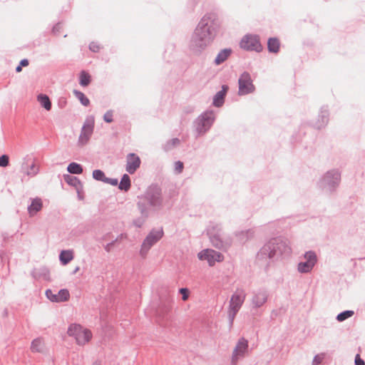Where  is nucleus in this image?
Wrapping results in <instances>:
<instances>
[{
  "label": "nucleus",
  "instance_id": "obj_20",
  "mask_svg": "<svg viewBox=\"0 0 365 365\" xmlns=\"http://www.w3.org/2000/svg\"><path fill=\"white\" fill-rule=\"evenodd\" d=\"M261 254L264 255H267L269 258L272 257L275 254L274 244L268 243L265 245L261 250Z\"/></svg>",
  "mask_w": 365,
  "mask_h": 365
},
{
  "label": "nucleus",
  "instance_id": "obj_25",
  "mask_svg": "<svg viewBox=\"0 0 365 365\" xmlns=\"http://www.w3.org/2000/svg\"><path fill=\"white\" fill-rule=\"evenodd\" d=\"M354 314V312L353 311H345V312H343L341 313H340L339 314H338L336 319L339 322H342L349 317H351V316H353Z\"/></svg>",
  "mask_w": 365,
  "mask_h": 365
},
{
  "label": "nucleus",
  "instance_id": "obj_12",
  "mask_svg": "<svg viewBox=\"0 0 365 365\" xmlns=\"http://www.w3.org/2000/svg\"><path fill=\"white\" fill-rule=\"evenodd\" d=\"M46 295L48 299L55 302H62L68 300L70 294L67 289H61L57 294L53 293L51 290H47Z\"/></svg>",
  "mask_w": 365,
  "mask_h": 365
},
{
  "label": "nucleus",
  "instance_id": "obj_1",
  "mask_svg": "<svg viewBox=\"0 0 365 365\" xmlns=\"http://www.w3.org/2000/svg\"><path fill=\"white\" fill-rule=\"evenodd\" d=\"M220 25L212 14L203 16L196 28L194 42L196 46L204 48L212 42Z\"/></svg>",
  "mask_w": 365,
  "mask_h": 365
},
{
  "label": "nucleus",
  "instance_id": "obj_30",
  "mask_svg": "<svg viewBox=\"0 0 365 365\" xmlns=\"http://www.w3.org/2000/svg\"><path fill=\"white\" fill-rule=\"evenodd\" d=\"M113 111H112V110H108V111L104 114L103 120H104L106 123H112V122L113 121Z\"/></svg>",
  "mask_w": 365,
  "mask_h": 365
},
{
  "label": "nucleus",
  "instance_id": "obj_21",
  "mask_svg": "<svg viewBox=\"0 0 365 365\" xmlns=\"http://www.w3.org/2000/svg\"><path fill=\"white\" fill-rule=\"evenodd\" d=\"M130 178L127 174H125V175H123V176L120 180V182L119 185V188L120 190H124L126 191L130 188Z\"/></svg>",
  "mask_w": 365,
  "mask_h": 365
},
{
  "label": "nucleus",
  "instance_id": "obj_24",
  "mask_svg": "<svg viewBox=\"0 0 365 365\" xmlns=\"http://www.w3.org/2000/svg\"><path fill=\"white\" fill-rule=\"evenodd\" d=\"M91 82V76L86 71H81L80 74V84L82 86H87Z\"/></svg>",
  "mask_w": 365,
  "mask_h": 365
},
{
  "label": "nucleus",
  "instance_id": "obj_9",
  "mask_svg": "<svg viewBox=\"0 0 365 365\" xmlns=\"http://www.w3.org/2000/svg\"><path fill=\"white\" fill-rule=\"evenodd\" d=\"M307 261L305 262H301L298 265V270L300 272H308L314 266L317 262V256L315 253L312 252H308L304 256Z\"/></svg>",
  "mask_w": 365,
  "mask_h": 365
},
{
  "label": "nucleus",
  "instance_id": "obj_23",
  "mask_svg": "<svg viewBox=\"0 0 365 365\" xmlns=\"http://www.w3.org/2000/svg\"><path fill=\"white\" fill-rule=\"evenodd\" d=\"M76 97L81 101V103L85 106H88L90 103L89 99L81 91H73Z\"/></svg>",
  "mask_w": 365,
  "mask_h": 365
},
{
  "label": "nucleus",
  "instance_id": "obj_27",
  "mask_svg": "<svg viewBox=\"0 0 365 365\" xmlns=\"http://www.w3.org/2000/svg\"><path fill=\"white\" fill-rule=\"evenodd\" d=\"M93 177L97 180L106 181L104 173L100 170H95L93 172Z\"/></svg>",
  "mask_w": 365,
  "mask_h": 365
},
{
  "label": "nucleus",
  "instance_id": "obj_16",
  "mask_svg": "<svg viewBox=\"0 0 365 365\" xmlns=\"http://www.w3.org/2000/svg\"><path fill=\"white\" fill-rule=\"evenodd\" d=\"M37 101L47 111H49L51 109V102L48 96L45 94H39L37 96Z\"/></svg>",
  "mask_w": 365,
  "mask_h": 365
},
{
  "label": "nucleus",
  "instance_id": "obj_8",
  "mask_svg": "<svg viewBox=\"0 0 365 365\" xmlns=\"http://www.w3.org/2000/svg\"><path fill=\"white\" fill-rule=\"evenodd\" d=\"M248 341L244 338L240 339L232 353V363L236 364L237 360L244 356L245 353L247 351Z\"/></svg>",
  "mask_w": 365,
  "mask_h": 365
},
{
  "label": "nucleus",
  "instance_id": "obj_38",
  "mask_svg": "<svg viewBox=\"0 0 365 365\" xmlns=\"http://www.w3.org/2000/svg\"><path fill=\"white\" fill-rule=\"evenodd\" d=\"M110 183H111L112 185H117V184H118V180H116V179L111 180H110Z\"/></svg>",
  "mask_w": 365,
  "mask_h": 365
},
{
  "label": "nucleus",
  "instance_id": "obj_2",
  "mask_svg": "<svg viewBox=\"0 0 365 365\" xmlns=\"http://www.w3.org/2000/svg\"><path fill=\"white\" fill-rule=\"evenodd\" d=\"M67 334L69 337H71L76 344L79 346H85L88 344L93 339L92 331L89 329L76 323L71 324L68 326Z\"/></svg>",
  "mask_w": 365,
  "mask_h": 365
},
{
  "label": "nucleus",
  "instance_id": "obj_34",
  "mask_svg": "<svg viewBox=\"0 0 365 365\" xmlns=\"http://www.w3.org/2000/svg\"><path fill=\"white\" fill-rule=\"evenodd\" d=\"M355 365H365V362L361 359L359 354H356L355 357Z\"/></svg>",
  "mask_w": 365,
  "mask_h": 365
},
{
  "label": "nucleus",
  "instance_id": "obj_26",
  "mask_svg": "<svg viewBox=\"0 0 365 365\" xmlns=\"http://www.w3.org/2000/svg\"><path fill=\"white\" fill-rule=\"evenodd\" d=\"M38 172V167L35 162H33L30 165L29 170L26 171V175L29 176H34Z\"/></svg>",
  "mask_w": 365,
  "mask_h": 365
},
{
  "label": "nucleus",
  "instance_id": "obj_19",
  "mask_svg": "<svg viewBox=\"0 0 365 365\" xmlns=\"http://www.w3.org/2000/svg\"><path fill=\"white\" fill-rule=\"evenodd\" d=\"M230 53H231V50H230V49H224V50L221 51L218 53V55L217 56V57L215 58V63L217 65L222 63L228 58V56L230 55Z\"/></svg>",
  "mask_w": 365,
  "mask_h": 365
},
{
  "label": "nucleus",
  "instance_id": "obj_7",
  "mask_svg": "<svg viewBox=\"0 0 365 365\" xmlns=\"http://www.w3.org/2000/svg\"><path fill=\"white\" fill-rule=\"evenodd\" d=\"M198 258L200 260H207L210 266H213L215 262L223 260V256L218 252L213 250H205L198 253Z\"/></svg>",
  "mask_w": 365,
  "mask_h": 365
},
{
  "label": "nucleus",
  "instance_id": "obj_10",
  "mask_svg": "<svg viewBox=\"0 0 365 365\" xmlns=\"http://www.w3.org/2000/svg\"><path fill=\"white\" fill-rule=\"evenodd\" d=\"M140 165V159L135 153H130L126 158V171L133 174Z\"/></svg>",
  "mask_w": 365,
  "mask_h": 365
},
{
  "label": "nucleus",
  "instance_id": "obj_11",
  "mask_svg": "<svg viewBox=\"0 0 365 365\" xmlns=\"http://www.w3.org/2000/svg\"><path fill=\"white\" fill-rule=\"evenodd\" d=\"M94 128V120L92 118L91 120L87 121L82 128L81 135L79 137V142L84 145L86 144L93 133Z\"/></svg>",
  "mask_w": 365,
  "mask_h": 365
},
{
  "label": "nucleus",
  "instance_id": "obj_14",
  "mask_svg": "<svg viewBox=\"0 0 365 365\" xmlns=\"http://www.w3.org/2000/svg\"><path fill=\"white\" fill-rule=\"evenodd\" d=\"M227 91L228 87L227 86H222V90L216 93L213 100V104L215 106L220 107L223 104L224 98Z\"/></svg>",
  "mask_w": 365,
  "mask_h": 365
},
{
  "label": "nucleus",
  "instance_id": "obj_3",
  "mask_svg": "<svg viewBox=\"0 0 365 365\" xmlns=\"http://www.w3.org/2000/svg\"><path fill=\"white\" fill-rule=\"evenodd\" d=\"M245 293L243 290H237L232 296L230 307H229V317L231 320V322H233L237 313L240 310L242 307L245 299Z\"/></svg>",
  "mask_w": 365,
  "mask_h": 365
},
{
  "label": "nucleus",
  "instance_id": "obj_41",
  "mask_svg": "<svg viewBox=\"0 0 365 365\" xmlns=\"http://www.w3.org/2000/svg\"><path fill=\"white\" fill-rule=\"evenodd\" d=\"M78 270V267H77L75 270V272H76Z\"/></svg>",
  "mask_w": 365,
  "mask_h": 365
},
{
  "label": "nucleus",
  "instance_id": "obj_37",
  "mask_svg": "<svg viewBox=\"0 0 365 365\" xmlns=\"http://www.w3.org/2000/svg\"><path fill=\"white\" fill-rule=\"evenodd\" d=\"M22 70V66H21L20 65H19L16 68V72L19 73L21 72Z\"/></svg>",
  "mask_w": 365,
  "mask_h": 365
},
{
  "label": "nucleus",
  "instance_id": "obj_36",
  "mask_svg": "<svg viewBox=\"0 0 365 365\" xmlns=\"http://www.w3.org/2000/svg\"><path fill=\"white\" fill-rule=\"evenodd\" d=\"M19 65L21 66H27L29 65V61L27 59H23L21 61Z\"/></svg>",
  "mask_w": 365,
  "mask_h": 365
},
{
  "label": "nucleus",
  "instance_id": "obj_31",
  "mask_svg": "<svg viewBox=\"0 0 365 365\" xmlns=\"http://www.w3.org/2000/svg\"><path fill=\"white\" fill-rule=\"evenodd\" d=\"M64 180L70 185H76L77 182V178L76 177L71 176L70 175H66L64 176Z\"/></svg>",
  "mask_w": 365,
  "mask_h": 365
},
{
  "label": "nucleus",
  "instance_id": "obj_17",
  "mask_svg": "<svg viewBox=\"0 0 365 365\" xmlns=\"http://www.w3.org/2000/svg\"><path fill=\"white\" fill-rule=\"evenodd\" d=\"M59 258L62 264L66 265L73 259V252L72 250H63Z\"/></svg>",
  "mask_w": 365,
  "mask_h": 365
},
{
  "label": "nucleus",
  "instance_id": "obj_15",
  "mask_svg": "<svg viewBox=\"0 0 365 365\" xmlns=\"http://www.w3.org/2000/svg\"><path fill=\"white\" fill-rule=\"evenodd\" d=\"M42 208V201L39 198L34 199L31 205L29 207L28 210L31 215H34L37 212Z\"/></svg>",
  "mask_w": 365,
  "mask_h": 365
},
{
  "label": "nucleus",
  "instance_id": "obj_35",
  "mask_svg": "<svg viewBox=\"0 0 365 365\" xmlns=\"http://www.w3.org/2000/svg\"><path fill=\"white\" fill-rule=\"evenodd\" d=\"M322 359H323V357L322 356H315V358L313 360V364L314 365H318L321 363Z\"/></svg>",
  "mask_w": 365,
  "mask_h": 365
},
{
  "label": "nucleus",
  "instance_id": "obj_28",
  "mask_svg": "<svg viewBox=\"0 0 365 365\" xmlns=\"http://www.w3.org/2000/svg\"><path fill=\"white\" fill-rule=\"evenodd\" d=\"M179 292L182 294V299L185 302L189 298L190 292L187 288H181L179 290Z\"/></svg>",
  "mask_w": 365,
  "mask_h": 365
},
{
  "label": "nucleus",
  "instance_id": "obj_5",
  "mask_svg": "<svg viewBox=\"0 0 365 365\" xmlns=\"http://www.w3.org/2000/svg\"><path fill=\"white\" fill-rule=\"evenodd\" d=\"M240 45L242 48L247 51L260 52L262 50L259 37L256 35L248 34L242 38Z\"/></svg>",
  "mask_w": 365,
  "mask_h": 365
},
{
  "label": "nucleus",
  "instance_id": "obj_33",
  "mask_svg": "<svg viewBox=\"0 0 365 365\" xmlns=\"http://www.w3.org/2000/svg\"><path fill=\"white\" fill-rule=\"evenodd\" d=\"M90 49L93 52L99 51L101 46L95 42H92L89 46Z\"/></svg>",
  "mask_w": 365,
  "mask_h": 365
},
{
  "label": "nucleus",
  "instance_id": "obj_4",
  "mask_svg": "<svg viewBox=\"0 0 365 365\" xmlns=\"http://www.w3.org/2000/svg\"><path fill=\"white\" fill-rule=\"evenodd\" d=\"M163 235V232L162 229L158 230H152L142 244L140 249L141 255L145 257L150 247L158 240H160Z\"/></svg>",
  "mask_w": 365,
  "mask_h": 365
},
{
  "label": "nucleus",
  "instance_id": "obj_22",
  "mask_svg": "<svg viewBox=\"0 0 365 365\" xmlns=\"http://www.w3.org/2000/svg\"><path fill=\"white\" fill-rule=\"evenodd\" d=\"M68 171L73 174H81L83 172L81 166L76 163H71L68 166Z\"/></svg>",
  "mask_w": 365,
  "mask_h": 365
},
{
  "label": "nucleus",
  "instance_id": "obj_40",
  "mask_svg": "<svg viewBox=\"0 0 365 365\" xmlns=\"http://www.w3.org/2000/svg\"><path fill=\"white\" fill-rule=\"evenodd\" d=\"M108 246H109V245H107V247H106V250H107V251H109Z\"/></svg>",
  "mask_w": 365,
  "mask_h": 365
},
{
  "label": "nucleus",
  "instance_id": "obj_39",
  "mask_svg": "<svg viewBox=\"0 0 365 365\" xmlns=\"http://www.w3.org/2000/svg\"><path fill=\"white\" fill-rule=\"evenodd\" d=\"M92 365H100V362H99V361H95L92 364Z\"/></svg>",
  "mask_w": 365,
  "mask_h": 365
},
{
  "label": "nucleus",
  "instance_id": "obj_32",
  "mask_svg": "<svg viewBox=\"0 0 365 365\" xmlns=\"http://www.w3.org/2000/svg\"><path fill=\"white\" fill-rule=\"evenodd\" d=\"M175 169L178 173H180L183 170V163L181 161H177L175 163Z\"/></svg>",
  "mask_w": 365,
  "mask_h": 365
},
{
  "label": "nucleus",
  "instance_id": "obj_29",
  "mask_svg": "<svg viewBox=\"0 0 365 365\" xmlns=\"http://www.w3.org/2000/svg\"><path fill=\"white\" fill-rule=\"evenodd\" d=\"M9 163V158L6 155L0 156V167H6Z\"/></svg>",
  "mask_w": 365,
  "mask_h": 365
},
{
  "label": "nucleus",
  "instance_id": "obj_18",
  "mask_svg": "<svg viewBox=\"0 0 365 365\" xmlns=\"http://www.w3.org/2000/svg\"><path fill=\"white\" fill-rule=\"evenodd\" d=\"M279 41L277 38H270L267 42V48L269 52L277 53L279 50Z\"/></svg>",
  "mask_w": 365,
  "mask_h": 365
},
{
  "label": "nucleus",
  "instance_id": "obj_6",
  "mask_svg": "<svg viewBox=\"0 0 365 365\" xmlns=\"http://www.w3.org/2000/svg\"><path fill=\"white\" fill-rule=\"evenodd\" d=\"M238 83L240 95H246L255 91V86L248 73H243L240 76Z\"/></svg>",
  "mask_w": 365,
  "mask_h": 365
},
{
  "label": "nucleus",
  "instance_id": "obj_13",
  "mask_svg": "<svg viewBox=\"0 0 365 365\" xmlns=\"http://www.w3.org/2000/svg\"><path fill=\"white\" fill-rule=\"evenodd\" d=\"M46 349V344L43 338H36L32 341L31 351L33 353H44Z\"/></svg>",
  "mask_w": 365,
  "mask_h": 365
}]
</instances>
